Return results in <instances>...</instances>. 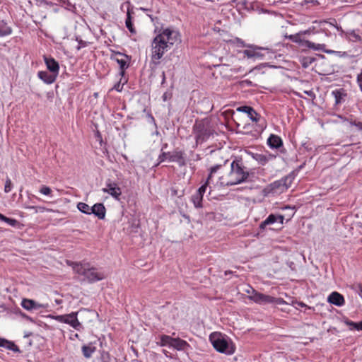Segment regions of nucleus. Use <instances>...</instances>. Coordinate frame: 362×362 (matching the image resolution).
<instances>
[{
    "instance_id": "41",
    "label": "nucleus",
    "mask_w": 362,
    "mask_h": 362,
    "mask_svg": "<svg viewBox=\"0 0 362 362\" xmlns=\"http://www.w3.org/2000/svg\"><path fill=\"white\" fill-rule=\"evenodd\" d=\"M236 110L238 112H245L247 115L252 112H254V108L247 105L240 106L236 109Z\"/></svg>"
},
{
    "instance_id": "36",
    "label": "nucleus",
    "mask_w": 362,
    "mask_h": 362,
    "mask_svg": "<svg viewBox=\"0 0 362 362\" xmlns=\"http://www.w3.org/2000/svg\"><path fill=\"white\" fill-rule=\"evenodd\" d=\"M124 5L127 6V18H129L130 19H132V16L134 15V8L131 5V3L129 1H127L124 4H122L121 9L122 10Z\"/></svg>"
},
{
    "instance_id": "44",
    "label": "nucleus",
    "mask_w": 362,
    "mask_h": 362,
    "mask_svg": "<svg viewBox=\"0 0 362 362\" xmlns=\"http://www.w3.org/2000/svg\"><path fill=\"white\" fill-rule=\"evenodd\" d=\"M209 184V181L206 180L204 184H203L201 187H199L195 193H197L199 195H202V197H203Z\"/></svg>"
},
{
    "instance_id": "34",
    "label": "nucleus",
    "mask_w": 362,
    "mask_h": 362,
    "mask_svg": "<svg viewBox=\"0 0 362 362\" xmlns=\"http://www.w3.org/2000/svg\"><path fill=\"white\" fill-rule=\"evenodd\" d=\"M288 38L293 42L299 45L302 48L303 47V42H305V39H302L300 34L291 35Z\"/></svg>"
},
{
    "instance_id": "21",
    "label": "nucleus",
    "mask_w": 362,
    "mask_h": 362,
    "mask_svg": "<svg viewBox=\"0 0 362 362\" xmlns=\"http://www.w3.org/2000/svg\"><path fill=\"white\" fill-rule=\"evenodd\" d=\"M345 38L353 42H359L362 44V35H360L358 32L354 30H348L344 33Z\"/></svg>"
},
{
    "instance_id": "5",
    "label": "nucleus",
    "mask_w": 362,
    "mask_h": 362,
    "mask_svg": "<svg viewBox=\"0 0 362 362\" xmlns=\"http://www.w3.org/2000/svg\"><path fill=\"white\" fill-rule=\"evenodd\" d=\"M294 178L295 173H291L288 175L270 183L263 189L264 194L267 196L270 194H281L285 192L291 187Z\"/></svg>"
},
{
    "instance_id": "8",
    "label": "nucleus",
    "mask_w": 362,
    "mask_h": 362,
    "mask_svg": "<svg viewBox=\"0 0 362 362\" xmlns=\"http://www.w3.org/2000/svg\"><path fill=\"white\" fill-rule=\"evenodd\" d=\"M197 144H202L212 134L210 127L203 121L196 122L193 127Z\"/></svg>"
},
{
    "instance_id": "62",
    "label": "nucleus",
    "mask_w": 362,
    "mask_h": 362,
    "mask_svg": "<svg viewBox=\"0 0 362 362\" xmlns=\"http://www.w3.org/2000/svg\"><path fill=\"white\" fill-rule=\"evenodd\" d=\"M95 136L98 139H100V141H102V136L99 132H97V133L95 134Z\"/></svg>"
},
{
    "instance_id": "53",
    "label": "nucleus",
    "mask_w": 362,
    "mask_h": 362,
    "mask_svg": "<svg viewBox=\"0 0 362 362\" xmlns=\"http://www.w3.org/2000/svg\"><path fill=\"white\" fill-rule=\"evenodd\" d=\"M350 124L352 126L357 127L359 129L362 130V122H356V121H349Z\"/></svg>"
},
{
    "instance_id": "13",
    "label": "nucleus",
    "mask_w": 362,
    "mask_h": 362,
    "mask_svg": "<svg viewBox=\"0 0 362 362\" xmlns=\"http://www.w3.org/2000/svg\"><path fill=\"white\" fill-rule=\"evenodd\" d=\"M116 56H117L116 61L120 68L119 75H124L125 70L129 67L130 58L127 54L121 52L116 53Z\"/></svg>"
},
{
    "instance_id": "32",
    "label": "nucleus",
    "mask_w": 362,
    "mask_h": 362,
    "mask_svg": "<svg viewBox=\"0 0 362 362\" xmlns=\"http://www.w3.org/2000/svg\"><path fill=\"white\" fill-rule=\"evenodd\" d=\"M112 357L110 354L105 351H102L100 353V356L98 358V362H111Z\"/></svg>"
},
{
    "instance_id": "6",
    "label": "nucleus",
    "mask_w": 362,
    "mask_h": 362,
    "mask_svg": "<svg viewBox=\"0 0 362 362\" xmlns=\"http://www.w3.org/2000/svg\"><path fill=\"white\" fill-rule=\"evenodd\" d=\"M184 151L177 148L172 152H162L158 156V163L156 164V166H158L165 160L177 163L180 167L185 166L187 163Z\"/></svg>"
},
{
    "instance_id": "29",
    "label": "nucleus",
    "mask_w": 362,
    "mask_h": 362,
    "mask_svg": "<svg viewBox=\"0 0 362 362\" xmlns=\"http://www.w3.org/2000/svg\"><path fill=\"white\" fill-rule=\"evenodd\" d=\"M12 33V29L4 21H0V36H6Z\"/></svg>"
},
{
    "instance_id": "31",
    "label": "nucleus",
    "mask_w": 362,
    "mask_h": 362,
    "mask_svg": "<svg viewBox=\"0 0 362 362\" xmlns=\"http://www.w3.org/2000/svg\"><path fill=\"white\" fill-rule=\"evenodd\" d=\"M191 200L195 208L202 207L203 197H202V195H199L197 193H194L192 195Z\"/></svg>"
},
{
    "instance_id": "16",
    "label": "nucleus",
    "mask_w": 362,
    "mask_h": 362,
    "mask_svg": "<svg viewBox=\"0 0 362 362\" xmlns=\"http://www.w3.org/2000/svg\"><path fill=\"white\" fill-rule=\"evenodd\" d=\"M44 60L46 64L47 69L52 74H55V75H58L59 66L58 62L52 57H48L45 56Z\"/></svg>"
},
{
    "instance_id": "14",
    "label": "nucleus",
    "mask_w": 362,
    "mask_h": 362,
    "mask_svg": "<svg viewBox=\"0 0 362 362\" xmlns=\"http://www.w3.org/2000/svg\"><path fill=\"white\" fill-rule=\"evenodd\" d=\"M21 305L24 309L28 311L38 310L41 308H45L43 305L37 303L35 300L28 298H23L21 301Z\"/></svg>"
},
{
    "instance_id": "56",
    "label": "nucleus",
    "mask_w": 362,
    "mask_h": 362,
    "mask_svg": "<svg viewBox=\"0 0 362 362\" xmlns=\"http://www.w3.org/2000/svg\"><path fill=\"white\" fill-rule=\"evenodd\" d=\"M357 82L361 88V90H362V69L361 73L357 76Z\"/></svg>"
},
{
    "instance_id": "49",
    "label": "nucleus",
    "mask_w": 362,
    "mask_h": 362,
    "mask_svg": "<svg viewBox=\"0 0 362 362\" xmlns=\"http://www.w3.org/2000/svg\"><path fill=\"white\" fill-rule=\"evenodd\" d=\"M249 118L253 122H257L259 119V115L257 113V112L254 110V112H250L247 114Z\"/></svg>"
},
{
    "instance_id": "2",
    "label": "nucleus",
    "mask_w": 362,
    "mask_h": 362,
    "mask_svg": "<svg viewBox=\"0 0 362 362\" xmlns=\"http://www.w3.org/2000/svg\"><path fill=\"white\" fill-rule=\"evenodd\" d=\"M250 173L244 165L241 158L235 157L230 163V171L228 175V180L221 177L220 182L223 186H233L248 181Z\"/></svg>"
},
{
    "instance_id": "20",
    "label": "nucleus",
    "mask_w": 362,
    "mask_h": 362,
    "mask_svg": "<svg viewBox=\"0 0 362 362\" xmlns=\"http://www.w3.org/2000/svg\"><path fill=\"white\" fill-rule=\"evenodd\" d=\"M37 76L40 79H41L43 82L47 84L52 83L56 78L57 75L55 74L49 73L47 71H40L37 73Z\"/></svg>"
},
{
    "instance_id": "54",
    "label": "nucleus",
    "mask_w": 362,
    "mask_h": 362,
    "mask_svg": "<svg viewBox=\"0 0 362 362\" xmlns=\"http://www.w3.org/2000/svg\"><path fill=\"white\" fill-rule=\"evenodd\" d=\"M267 158L268 159V162L270 161V160H272L274 159H275L276 158V155H274V154H272V153H270L269 152H267L266 153L264 154Z\"/></svg>"
},
{
    "instance_id": "47",
    "label": "nucleus",
    "mask_w": 362,
    "mask_h": 362,
    "mask_svg": "<svg viewBox=\"0 0 362 362\" xmlns=\"http://www.w3.org/2000/svg\"><path fill=\"white\" fill-rule=\"evenodd\" d=\"M272 304H275V305H287V304H288V303L285 301L281 298L272 297Z\"/></svg>"
},
{
    "instance_id": "40",
    "label": "nucleus",
    "mask_w": 362,
    "mask_h": 362,
    "mask_svg": "<svg viewBox=\"0 0 362 362\" xmlns=\"http://www.w3.org/2000/svg\"><path fill=\"white\" fill-rule=\"evenodd\" d=\"M125 25H126L127 28L129 30V31L132 34L136 33V30L134 27V25L132 23V19H130L129 17L126 18Z\"/></svg>"
},
{
    "instance_id": "48",
    "label": "nucleus",
    "mask_w": 362,
    "mask_h": 362,
    "mask_svg": "<svg viewBox=\"0 0 362 362\" xmlns=\"http://www.w3.org/2000/svg\"><path fill=\"white\" fill-rule=\"evenodd\" d=\"M252 82L249 80L241 81L239 83L240 88H244L249 86H252Z\"/></svg>"
},
{
    "instance_id": "39",
    "label": "nucleus",
    "mask_w": 362,
    "mask_h": 362,
    "mask_svg": "<svg viewBox=\"0 0 362 362\" xmlns=\"http://www.w3.org/2000/svg\"><path fill=\"white\" fill-rule=\"evenodd\" d=\"M315 61V59L313 57H305L302 59V65L303 67H308L313 62Z\"/></svg>"
},
{
    "instance_id": "19",
    "label": "nucleus",
    "mask_w": 362,
    "mask_h": 362,
    "mask_svg": "<svg viewBox=\"0 0 362 362\" xmlns=\"http://www.w3.org/2000/svg\"><path fill=\"white\" fill-rule=\"evenodd\" d=\"M0 347H4L8 350H11L14 353L20 354L21 351L18 346L12 341H8L6 339L0 337Z\"/></svg>"
},
{
    "instance_id": "55",
    "label": "nucleus",
    "mask_w": 362,
    "mask_h": 362,
    "mask_svg": "<svg viewBox=\"0 0 362 362\" xmlns=\"http://www.w3.org/2000/svg\"><path fill=\"white\" fill-rule=\"evenodd\" d=\"M305 166V162H303L301 165H300L296 170L292 171L291 173H295V176Z\"/></svg>"
},
{
    "instance_id": "28",
    "label": "nucleus",
    "mask_w": 362,
    "mask_h": 362,
    "mask_svg": "<svg viewBox=\"0 0 362 362\" xmlns=\"http://www.w3.org/2000/svg\"><path fill=\"white\" fill-rule=\"evenodd\" d=\"M325 53L328 54H334L339 58H352L353 57L348 52L335 51L329 49L325 50Z\"/></svg>"
},
{
    "instance_id": "30",
    "label": "nucleus",
    "mask_w": 362,
    "mask_h": 362,
    "mask_svg": "<svg viewBox=\"0 0 362 362\" xmlns=\"http://www.w3.org/2000/svg\"><path fill=\"white\" fill-rule=\"evenodd\" d=\"M173 337L162 334L159 336V341L157 342V344L160 346H168L170 348V344L172 341Z\"/></svg>"
},
{
    "instance_id": "23",
    "label": "nucleus",
    "mask_w": 362,
    "mask_h": 362,
    "mask_svg": "<svg viewBox=\"0 0 362 362\" xmlns=\"http://www.w3.org/2000/svg\"><path fill=\"white\" fill-rule=\"evenodd\" d=\"M341 321L349 327L350 330H362V321L358 322H355L354 321L350 320L348 317H344Z\"/></svg>"
},
{
    "instance_id": "46",
    "label": "nucleus",
    "mask_w": 362,
    "mask_h": 362,
    "mask_svg": "<svg viewBox=\"0 0 362 362\" xmlns=\"http://www.w3.org/2000/svg\"><path fill=\"white\" fill-rule=\"evenodd\" d=\"M221 166H222L221 165H216L214 166H212L210 168L209 175L206 180L210 182V180H211L213 174L216 173L221 168Z\"/></svg>"
},
{
    "instance_id": "45",
    "label": "nucleus",
    "mask_w": 362,
    "mask_h": 362,
    "mask_svg": "<svg viewBox=\"0 0 362 362\" xmlns=\"http://www.w3.org/2000/svg\"><path fill=\"white\" fill-rule=\"evenodd\" d=\"M144 112L146 113V117L148 119V122L149 123L153 124V126L155 127V128L157 129V124L156 123V120H155L153 116L152 115V114L150 112L146 111V109H144Z\"/></svg>"
},
{
    "instance_id": "25",
    "label": "nucleus",
    "mask_w": 362,
    "mask_h": 362,
    "mask_svg": "<svg viewBox=\"0 0 362 362\" xmlns=\"http://www.w3.org/2000/svg\"><path fill=\"white\" fill-rule=\"evenodd\" d=\"M295 95L300 98H303L305 99H307L308 100L312 101L313 104L318 105L320 103V99L317 100L316 98L315 92H303V93L306 94L308 95V98L303 95V94L300 92H293Z\"/></svg>"
},
{
    "instance_id": "38",
    "label": "nucleus",
    "mask_w": 362,
    "mask_h": 362,
    "mask_svg": "<svg viewBox=\"0 0 362 362\" xmlns=\"http://www.w3.org/2000/svg\"><path fill=\"white\" fill-rule=\"evenodd\" d=\"M332 95L335 98V105H337L341 103L343 97L346 96V93L344 92H332Z\"/></svg>"
},
{
    "instance_id": "11",
    "label": "nucleus",
    "mask_w": 362,
    "mask_h": 362,
    "mask_svg": "<svg viewBox=\"0 0 362 362\" xmlns=\"http://www.w3.org/2000/svg\"><path fill=\"white\" fill-rule=\"evenodd\" d=\"M170 348H173L177 351H182L186 353L189 350L192 349L191 345L187 341L180 339V337H173Z\"/></svg>"
},
{
    "instance_id": "3",
    "label": "nucleus",
    "mask_w": 362,
    "mask_h": 362,
    "mask_svg": "<svg viewBox=\"0 0 362 362\" xmlns=\"http://www.w3.org/2000/svg\"><path fill=\"white\" fill-rule=\"evenodd\" d=\"M74 272L77 274L81 281L93 284L105 279L104 273L94 267L89 262H72Z\"/></svg>"
},
{
    "instance_id": "42",
    "label": "nucleus",
    "mask_w": 362,
    "mask_h": 362,
    "mask_svg": "<svg viewBox=\"0 0 362 362\" xmlns=\"http://www.w3.org/2000/svg\"><path fill=\"white\" fill-rule=\"evenodd\" d=\"M40 192L44 195L52 197V191L49 187L42 185L40 189Z\"/></svg>"
},
{
    "instance_id": "27",
    "label": "nucleus",
    "mask_w": 362,
    "mask_h": 362,
    "mask_svg": "<svg viewBox=\"0 0 362 362\" xmlns=\"http://www.w3.org/2000/svg\"><path fill=\"white\" fill-rule=\"evenodd\" d=\"M121 78L119 81L114 85V86L110 90H122L123 89H126L124 86L127 83V78L125 76V74L124 75H120Z\"/></svg>"
},
{
    "instance_id": "22",
    "label": "nucleus",
    "mask_w": 362,
    "mask_h": 362,
    "mask_svg": "<svg viewBox=\"0 0 362 362\" xmlns=\"http://www.w3.org/2000/svg\"><path fill=\"white\" fill-rule=\"evenodd\" d=\"M303 48H308L313 50L317 51H322L325 52V50H326V45L325 44H320V43H315L313 42H310L309 40H305V42H303Z\"/></svg>"
},
{
    "instance_id": "18",
    "label": "nucleus",
    "mask_w": 362,
    "mask_h": 362,
    "mask_svg": "<svg viewBox=\"0 0 362 362\" xmlns=\"http://www.w3.org/2000/svg\"><path fill=\"white\" fill-rule=\"evenodd\" d=\"M267 145L272 149H279L283 146V141L280 136L276 134H271L267 139Z\"/></svg>"
},
{
    "instance_id": "51",
    "label": "nucleus",
    "mask_w": 362,
    "mask_h": 362,
    "mask_svg": "<svg viewBox=\"0 0 362 362\" xmlns=\"http://www.w3.org/2000/svg\"><path fill=\"white\" fill-rule=\"evenodd\" d=\"M12 189V182L9 178H8L6 181L5 186H4V191L5 192L8 193Z\"/></svg>"
},
{
    "instance_id": "43",
    "label": "nucleus",
    "mask_w": 362,
    "mask_h": 362,
    "mask_svg": "<svg viewBox=\"0 0 362 362\" xmlns=\"http://www.w3.org/2000/svg\"><path fill=\"white\" fill-rule=\"evenodd\" d=\"M59 2L69 11H73L75 8L74 5L69 0H59Z\"/></svg>"
},
{
    "instance_id": "61",
    "label": "nucleus",
    "mask_w": 362,
    "mask_h": 362,
    "mask_svg": "<svg viewBox=\"0 0 362 362\" xmlns=\"http://www.w3.org/2000/svg\"><path fill=\"white\" fill-rule=\"evenodd\" d=\"M168 145L167 143L163 144L162 145L161 150H160L161 153L165 152L164 151L168 148Z\"/></svg>"
},
{
    "instance_id": "12",
    "label": "nucleus",
    "mask_w": 362,
    "mask_h": 362,
    "mask_svg": "<svg viewBox=\"0 0 362 362\" xmlns=\"http://www.w3.org/2000/svg\"><path fill=\"white\" fill-rule=\"evenodd\" d=\"M104 192L108 193L115 199L119 200L122 194L121 189L115 182H109L106 185V187L102 189Z\"/></svg>"
},
{
    "instance_id": "9",
    "label": "nucleus",
    "mask_w": 362,
    "mask_h": 362,
    "mask_svg": "<svg viewBox=\"0 0 362 362\" xmlns=\"http://www.w3.org/2000/svg\"><path fill=\"white\" fill-rule=\"evenodd\" d=\"M77 315L78 312H71L69 314L57 315L54 319L59 322L69 325L76 330L81 331L83 329V326L78 321Z\"/></svg>"
},
{
    "instance_id": "64",
    "label": "nucleus",
    "mask_w": 362,
    "mask_h": 362,
    "mask_svg": "<svg viewBox=\"0 0 362 362\" xmlns=\"http://www.w3.org/2000/svg\"><path fill=\"white\" fill-rule=\"evenodd\" d=\"M25 208L28 209H35V211H37V207L35 206H28Z\"/></svg>"
},
{
    "instance_id": "59",
    "label": "nucleus",
    "mask_w": 362,
    "mask_h": 362,
    "mask_svg": "<svg viewBox=\"0 0 362 362\" xmlns=\"http://www.w3.org/2000/svg\"><path fill=\"white\" fill-rule=\"evenodd\" d=\"M276 217L277 218V221H279L280 223H283L284 220V216L283 215H276Z\"/></svg>"
},
{
    "instance_id": "4",
    "label": "nucleus",
    "mask_w": 362,
    "mask_h": 362,
    "mask_svg": "<svg viewBox=\"0 0 362 362\" xmlns=\"http://www.w3.org/2000/svg\"><path fill=\"white\" fill-rule=\"evenodd\" d=\"M209 341L218 352L231 355L235 351L232 340L227 335L221 332H212L209 335Z\"/></svg>"
},
{
    "instance_id": "17",
    "label": "nucleus",
    "mask_w": 362,
    "mask_h": 362,
    "mask_svg": "<svg viewBox=\"0 0 362 362\" xmlns=\"http://www.w3.org/2000/svg\"><path fill=\"white\" fill-rule=\"evenodd\" d=\"M91 214H94L99 219H104L105 216L106 209L103 204L97 203L91 206Z\"/></svg>"
},
{
    "instance_id": "58",
    "label": "nucleus",
    "mask_w": 362,
    "mask_h": 362,
    "mask_svg": "<svg viewBox=\"0 0 362 362\" xmlns=\"http://www.w3.org/2000/svg\"><path fill=\"white\" fill-rule=\"evenodd\" d=\"M172 96V92H164L162 98L164 101H166L168 99H170Z\"/></svg>"
},
{
    "instance_id": "24",
    "label": "nucleus",
    "mask_w": 362,
    "mask_h": 362,
    "mask_svg": "<svg viewBox=\"0 0 362 362\" xmlns=\"http://www.w3.org/2000/svg\"><path fill=\"white\" fill-rule=\"evenodd\" d=\"M96 347L93 345L92 343L85 344L81 347V351L83 356L86 358H90L92 357L93 354L95 351Z\"/></svg>"
},
{
    "instance_id": "1",
    "label": "nucleus",
    "mask_w": 362,
    "mask_h": 362,
    "mask_svg": "<svg viewBox=\"0 0 362 362\" xmlns=\"http://www.w3.org/2000/svg\"><path fill=\"white\" fill-rule=\"evenodd\" d=\"M178 41H180V34L177 31L170 28L163 29L153 40L152 60L156 64L158 63L165 52Z\"/></svg>"
},
{
    "instance_id": "7",
    "label": "nucleus",
    "mask_w": 362,
    "mask_h": 362,
    "mask_svg": "<svg viewBox=\"0 0 362 362\" xmlns=\"http://www.w3.org/2000/svg\"><path fill=\"white\" fill-rule=\"evenodd\" d=\"M246 49L242 51L244 57L247 59H263L265 57V54H269V49L263 47H259L252 44L247 45Z\"/></svg>"
},
{
    "instance_id": "15",
    "label": "nucleus",
    "mask_w": 362,
    "mask_h": 362,
    "mask_svg": "<svg viewBox=\"0 0 362 362\" xmlns=\"http://www.w3.org/2000/svg\"><path fill=\"white\" fill-rule=\"evenodd\" d=\"M327 301L339 307L342 306L345 303L344 296L337 291H334L329 294L327 298Z\"/></svg>"
},
{
    "instance_id": "52",
    "label": "nucleus",
    "mask_w": 362,
    "mask_h": 362,
    "mask_svg": "<svg viewBox=\"0 0 362 362\" xmlns=\"http://www.w3.org/2000/svg\"><path fill=\"white\" fill-rule=\"evenodd\" d=\"M235 41L237 43L238 46L241 47H247V45H249V44L245 43V42L242 39L238 38V37H236L235 39Z\"/></svg>"
},
{
    "instance_id": "10",
    "label": "nucleus",
    "mask_w": 362,
    "mask_h": 362,
    "mask_svg": "<svg viewBox=\"0 0 362 362\" xmlns=\"http://www.w3.org/2000/svg\"><path fill=\"white\" fill-rule=\"evenodd\" d=\"M251 290L252 294L249 296V298L254 301L255 303L259 305H267L272 303L273 296L259 293L253 289L252 288H251Z\"/></svg>"
},
{
    "instance_id": "35",
    "label": "nucleus",
    "mask_w": 362,
    "mask_h": 362,
    "mask_svg": "<svg viewBox=\"0 0 362 362\" xmlns=\"http://www.w3.org/2000/svg\"><path fill=\"white\" fill-rule=\"evenodd\" d=\"M253 158L262 165H264L268 163V159L264 154L255 153L253 155Z\"/></svg>"
},
{
    "instance_id": "60",
    "label": "nucleus",
    "mask_w": 362,
    "mask_h": 362,
    "mask_svg": "<svg viewBox=\"0 0 362 362\" xmlns=\"http://www.w3.org/2000/svg\"><path fill=\"white\" fill-rule=\"evenodd\" d=\"M336 116L337 117H339L342 122H346V121H350L347 117L341 115H336Z\"/></svg>"
},
{
    "instance_id": "57",
    "label": "nucleus",
    "mask_w": 362,
    "mask_h": 362,
    "mask_svg": "<svg viewBox=\"0 0 362 362\" xmlns=\"http://www.w3.org/2000/svg\"><path fill=\"white\" fill-rule=\"evenodd\" d=\"M19 313H20V315L23 318H24V319H25V320H28L30 322H34L32 317H30V316L27 315L25 313H23L22 311L20 310Z\"/></svg>"
},
{
    "instance_id": "63",
    "label": "nucleus",
    "mask_w": 362,
    "mask_h": 362,
    "mask_svg": "<svg viewBox=\"0 0 362 362\" xmlns=\"http://www.w3.org/2000/svg\"><path fill=\"white\" fill-rule=\"evenodd\" d=\"M238 3L242 4V5H244L245 7H247L246 4V1L245 0H238Z\"/></svg>"
},
{
    "instance_id": "33",
    "label": "nucleus",
    "mask_w": 362,
    "mask_h": 362,
    "mask_svg": "<svg viewBox=\"0 0 362 362\" xmlns=\"http://www.w3.org/2000/svg\"><path fill=\"white\" fill-rule=\"evenodd\" d=\"M77 208L78 209L83 213V214H91V207L89 206L86 203H83V202H79L78 204H77Z\"/></svg>"
},
{
    "instance_id": "50",
    "label": "nucleus",
    "mask_w": 362,
    "mask_h": 362,
    "mask_svg": "<svg viewBox=\"0 0 362 362\" xmlns=\"http://www.w3.org/2000/svg\"><path fill=\"white\" fill-rule=\"evenodd\" d=\"M291 305H298V306H300L301 308H305L307 309H311V307L307 305L303 302L298 301L297 300H293L292 302H291Z\"/></svg>"
},
{
    "instance_id": "37",
    "label": "nucleus",
    "mask_w": 362,
    "mask_h": 362,
    "mask_svg": "<svg viewBox=\"0 0 362 362\" xmlns=\"http://www.w3.org/2000/svg\"><path fill=\"white\" fill-rule=\"evenodd\" d=\"M1 221L6 223L8 225L12 227H16L19 225V222L16 219L6 217L4 215Z\"/></svg>"
},
{
    "instance_id": "26",
    "label": "nucleus",
    "mask_w": 362,
    "mask_h": 362,
    "mask_svg": "<svg viewBox=\"0 0 362 362\" xmlns=\"http://www.w3.org/2000/svg\"><path fill=\"white\" fill-rule=\"evenodd\" d=\"M276 222H277V218L276 217V214H271L268 216V217L264 221L261 222L259 228L260 230H263L266 228V227L267 226L272 225Z\"/></svg>"
}]
</instances>
